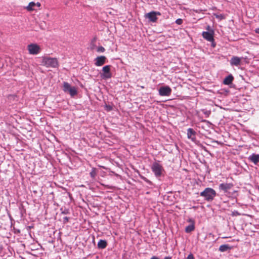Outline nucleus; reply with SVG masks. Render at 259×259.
Instances as JSON below:
<instances>
[{"label":"nucleus","instance_id":"obj_1","mask_svg":"<svg viewBox=\"0 0 259 259\" xmlns=\"http://www.w3.org/2000/svg\"><path fill=\"white\" fill-rule=\"evenodd\" d=\"M200 195L203 197L205 200L209 202L213 200L217 195V193L212 188H206L200 193Z\"/></svg>","mask_w":259,"mask_h":259},{"label":"nucleus","instance_id":"obj_2","mask_svg":"<svg viewBox=\"0 0 259 259\" xmlns=\"http://www.w3.org/2000/svg\"><path fill=\"white\" fill-rule=\"evenodd\" d=\"M41 65L47 67L57 68L59 66V63L56 58L44 57L42 59Z\"/></svg>","mask_w":259,"mask_h":259},{"label":"nucleus","instance_id":"obj_3","mask_svg":"<svg viewBox=\"0 0 259 259\" xmlns=\"http://www.w3.org/2000/svg\"><path fill=\"white\" fill-rule=\"evenodd\" d=\"M111 65H106L103 67L102 73H100L101 76L103 79H109L112 77V73L110 71Z\"/></svg>","mask_w":259,"mask_h":259},{"label":"nucleus","instance_id":"obj_4","mask_svg":"<svg viewBox=\"0 0 259 259\" xmlns=\"http://www.w3.org/2000/svg\"><path fill=\"white\" fill-rule=\"evenodd\" d=\"M152 170L156 177H160L162 175V166L157 162H154L152 166Z\"/></svg>","mask_w":259,"mask_h":259},{"label":"nucleus","instance_id":"obj_5","mask_svg":"<svg viewBox=\"0 0 259 259\" xmlns=\"http://www.w3.org/2000/svg\"><path fill=\"white\" fill-rule=\"evenodd\" d=\"M161 13L159 12L152 11L145 15V17L149 19V21L156 22L157 20V16H160Z\"/></svg>","mask_w":259,"mask_h":259},{"label":"nucleus","instance_id":"obj_6","mask_svg":"<svg viewBox=\"0 0 259 259\" xmlns=\"http://www.w3.org/2000/svg\"><path fill=\"white\" fill-rule=\"evenodd\" d=\"M171 89L168 86H162L158 90L159 94L161 96H168L171 94Z\"/></svg>","mask_w":259,"mask_h":259},{"label":"nucleus","instance_id":"obj_7","mask_svg":"<svg viewBox=\"0 0 259 259\" xmlns=\"http://www.w3.org/2000/svg\"><path fill=\"white\" fill-rule=\"evenodd\" d=\"M28 50L29 54L36 55L40 52V48L37 45L31 44L28 46Z\"/></svg>","mask_w":259,"mask_h":259},{"label":"nucleus","instance_id":"obj_8","mask_svg":"<svg viewBox=\"0 0 259 259\" xmlns=\"http://www.w3.org/2000/svg\"><path fill=\"white\" fill-rule=\"evenodd\" d=\"M214 33L213 30H211L209 31V32L203 31L202 33V35L203 37L207 41H213L214 40Z\"/></svg>","mask_w":259,"mask_h":259},{"label":"nucleus","instance_id":"obj_9","mask_svg":"<svg viewBox=\"0 0 259 259\" xmlns=\"http://www.w3.org/2000/svg\"><path fill=\"white\" fill-rule=\"evenodd\" d=\"M106 57L104 56H98L95 60V65L96 66H101L106 63Z\"/></svg>","mask_w":259,"mask_h":259},{"label":"nucleus","instance_id":"obj_10","mask_svg":"<svg viewBox=\"0 0 259 259\" xmlns=\"http://www.w3.org/2000/svg\"><path fill=\"white\" fill-rule=\"evenodd\" d=\"M233 187L232 183H222L219 186V188L220 190L223 191L224 192H228Z\"/></svg>","mask_w":259,"mask_h":259},{"label":"nucleus","instance_id":"obj_11","mask_svg":"<svg viewBox=\"0 0 259 259\" xmlns=\"http://www.w3.org/2000/svg\"><path fill=\"white\" fill-rule=\"evenodd\" d=\"M196 132L193 128H189L187 130V137L193 142L196 140Z\"/></svg>","mask_w":259,"mask_h":259},{"label":"nucleus","instance_id":"obj_12","mask_svg":"<svg viewBox=\"0 0 259 259\" xmlns=\"http://www.w3.org/2000/svg\"><path fill=\"white\" fill-rule=\"evenodd\" d=\"M248 159L254 164H257L259 162V154L253 153L248 157Z\"/></svg>","mask_w":259,"mask_h":259},{"label":"nucleus","instance_id":"obj_13","mask_svg":"<svg viewBox=\"0 0 259 259\" xmlns=\"http://www.w3.org/2000/svg\"><path fill=\"white\" fill-rule=\"evenodd\" d=\"M230 64L232 66H236L240 65L241 59L237 56H233L230 60Z\"/></svg>","mask_w":259,"mask_h":259},{"label":"nucleus","instance_id":"obj_14","mask_svg":"<svg viewBox=\"0 0 259 259\" xmlns=\"http://www.w3.org/2000/svg\"><path fill=\"white\" fill-rule=\"evenodd\" d=\"M233 79V76L232 74H230L224 78L223 83L226 85H229L232 83Z\"/></svg>","mask_w":259,"mask_h":259},{"label":"nucleus","instance_id":"obj_15","mask_svg":"<svg viewBox=\"0 0 259 259\" xmlns=\"http://www.w3.org/2000/svg\"><path fill=\"white\" fill-rule=\"evenodd\" d=\"M190 222L192 223L187 226L185 228V232L186 233H190L195 229V226L194 221L192 219L189 220Z\"/></svg>","mask_w":259,"mask_h":259},{"label":"nucleus","instance_id":"obj_16","mask_svg":"<svg viewBox=\"0 0 259 259\" xmlns=\"http://www.w3.org/2000/svg\"><path fill=\"white\" fill-rule=\"evenodd\" d=\"M107 243L106 240H100L98 243V247L100 249L105 248L107 246Z\"/></svg>","mask_w":259,"mask_h":259},{"label":"nucleus","instance_id":"obj_17","mask_svg":"<svg viewBox=\"0 0 259 259\" xmlns=\"http://www.w3.org/2000/svg\"><path fill=\"white\" fill-rule=\"evenodd\" d=\"M231 247L228 244H223L220 246L219 250L221 252H225L229 250Z\"/></svg>","mask_w":259,"mask_h":259},{"label":"nucleus","instance_id":"obj_18","mask_svg":"<svg viewBox=\"0 0 259 259\" xmlns=\"http://www.w3.org/2000/svg\"><path fill=\"white\" fill-rule=\"evenodd\" d=\"M71 97H73L77 94V91L75 87H72L67 92Z\"/></svg>","mask_w":259,"mask_h":259},{"label":"nucleus","instance_id":"obj_19","mask_svg":"<svg viewBox=\"0 0 259 259\" xmlns=\"http://www.w3.org/2000/svg\"><path fill=\"white\" fill-rule=\"evenodd\" d=\"M72 87L67 82H64L63 83V91L67 93L68 91L69 90V89H70Z\"/></svg>","mask_w":259,"mask_h":259},{"label":"nucleus","instance_id":"obj_20","mask_svg":"<svg viewBox=\"0 0 259 259\" xmlns=\"http://www.w3.org/2000/svg\"><path fill=\"white\" fill-rule=\"evenodd\" d=\"M35 6V3L34 2H30L28 6L27 7L26 9L28 11H31L34 10V7Z\"/></svg>","mask_w":259,"mask_h":259},{"label":"nucleus","instance_id":"obj_21","mask_svg":"<svg viewBox=\"0 0 259 259\" xmlns=\"http://www.w3.org/2000/svg\"><path fill=\"white\" fill-rule=\"evenodd\" d=\"M60 210L61 211V214H68L69 213V210L67 208H61L60 209Z\"/></svg>","mask_w":259,"mask_h":259},{"label":"nucleus","instance_id":"obj_22","mask_svg":"<svg viewBox=\"0 0 259 259\" xmlns=\"http://www.w3.org/2000/svg\"><path fill=\"white\" fill-rule=\"evenodd\" d=\"M203 114L205 115L206 117H208L211 113V111L209 110H202V111Z\"/></svg>","mask_w":259,"mask_h":259},{"label":"nucleus","instance_id":"obj_23","mask_svg":"<svg viewBox=\"0 0 259 259\" xmlns=\"http://www.w3.org/2000/svg\"><path fill=\"white\" fill-rule=\"evenodd\" d=\"M105 51V48L102 46L99 47L97 49V51L99 52H104Z\"/></svg>","mask_w":259,"mask_h":259},{"label":"nucleus","instance_id":"obj_24","mask_svg":"<svg viewBox=\"0 0 259 259\" xmlns=\"http://www.w3.org/2000/svg\"><path fill=\"white\" fill-rule=\"evenodd\" d=\"M183 23V20L182 19H178L176 21V23L178 25H181Z\"/></svg>","mask_w":259,"mask_h":259},{"label":"nucleus","instance_id":"obj_25","mask_svg":"<svg viewBox=\"0 0 259 259\" xmlns=\"http://www.w3.org/2000/svg\"><path fill=\"white\" fill-rule=\"evenodd\" d=\"M69 221V218H68L67 217H65L63 218V222L64 224H66Z\"/></svg>","mask_w":259,"mask_h":259},{"label":"nucleus","instance_id":"obj_26","mask_svg":"<svg viewBox=\"0 0 259 259\" xmlns=\"http://www.w3.org/2000/svg\"><path fill=\"white\" fill-rule=\"evenodd\" d=\"M186 259H194V256L192 253L188 255Z\"/></svg>","mask_w":259,"mask_h":259},{"label":"nucleus","instance_id":"obj_27","mask_svg":"<svg viewBox=\"0 0 259 259\" xmlns=\"http://www.w3.org/2000/svg\"><path fill=\"white\" fill-rule=\"evenodd\" d=\"M239 213L237 211H235L232 212V215L234 216V215H239Z\"/></svg>","mask_w":259,"mask_h":259},{"label":"nucleus","instance_id":"obj_28","mask_svg":"<svg viewBox=\"0 0 259 259\" xmlns=\"http://www.w3.org/2000/svg\"><path fill=\"white\" fill-rule=\"evenodd\" d=\"M209 41L211 42V46H212V47H213V48H214V47H215L216 44H215V43L214 42V40H213V41Z\"/></svg>","mask_w":259,"mask_h":259},{"label":"nucleus","instance_id":"obj_29","mask_svg":"<svg viewBox=\"0 0 259 259\" xmlns=\"http://www.w3.org/2000/svg\"><path fill=\"white\" fill-rule=\"evenodd\" d=\"M206 29L207 30V32H209V31L211 30L212 29L210 28V26L209 25L207 26Z\"/></svg>","mask_w":259,"mask_h":259},{"label":"nucleus","instance_id":"obj_30","mask_svg":"<svg viewBox=\"0 0 259 259\" xmlns=\"http://www.w3.org/2000/svg\"><path fill=\"white\" fill-rule=\"evenodd\" d=\"M35 6L39 7L40 6V4L39 2L35 3Z\"/></svg>","mask_w":259,"mask_h":259},{"label":"nucleus","instance_id":"obj_31","mask_svg":"<svg viewBox=\"0 0 259 259\" xmlns=\"http://www.w3.org/2000/svg\"><path fill=\"white\" fill-rule=\"evenodd\" d=\"M150 259H159L157 256H153Z\"/></svg>","mask_w":259,"mask_h":259},{"label":"nucleus","instance_id":"obj_32","mask_svg":"<svg viewBox=\"0 0 259 259\" xmlns=\"http://www.w3.org/2000/svg\"><path fill=\"white\" fill-rule=\"evenodd\" d=\"M163 259H171V257L170 256H165Z\"/></svg>","mask_w":259,"mask_h":259},{"label":"nucleus","instance_id":"obj_33","mask_svg":"<svg viewBox=\"0 0 259 259\" xmlns=\"http://www.w3.org/2000/svg\"><path fill=\"white\" fill-rule=\"evenodd\" d=\"M90 174H91V177H94V174H93V172H91L90 173Z\"/></svg>","mask_w":259,"mask_h":259},{"label":"nucleus","instance_id":"obj_34","mask_svg":"<svg viewBox=\"0 0 259 259\" xmlns=\"http://www.w3.org/2000/svg\"><path fill=\"white\" fill-rule=\"evenodd\" d=\"M255 31L256 33H259V28L257 29Z\"/></svg>","mask_w":259,"mask_h":259},{"label":"nucleus","instance_id":"obj_35","mask_svg":"<svg viewBox=\"0 0 259 259\" xmlns=\"http://www.w3.org/2000/svg\"><path fill=\"white\" fill-rule=\"evenodd\" d=\"M144 180L147 182H150L149 181H148L147 179H146V178L144 179Z\"/></svg>","mask_w":259,"mask_h":259},{"label":"nucleus","instance_id":"obj_36","mask_svg":"<svg viewBox=\"0 0 259 259\" xmlns=\"http://www.w3.org/2000/svg\"><path fill=\"white\" fill-rule=\"evenodd\" d=\"M141 88L144 89V87L142 86V87H141Z\"/></svg>","mask_w":259,"mask_h":259}]
</instances>
